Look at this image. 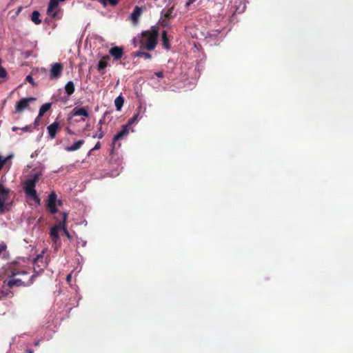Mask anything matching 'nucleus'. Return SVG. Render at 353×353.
I'll return each mask as SVG.
<instances>
[{
  "instance_id": "ddd939ff",
  "label": "nucleus",
  "mask_w": 353,
  "mask_h": 353,
  "mask_svg": "<svg viewBox=\"0 0 353 353\" xmlns=\"http://www.w3.org/2000/svg\"><path fill=\"white\" fill-rule=\"evenodd\" d=\"M72 114L73 116H83L88 117L89 116L88 107L74 108L72 110Z\"/></svg>"
},
{
  "instance_id": "a878e982",
  "label": "nucleus",
  "mask_w": 353,
  "mask_h": 353,
  "mask_svg": "<svg viewBox=\"0 0 353 353\" xmlns=\"http://www.w3.org/2000/svg\"><path fill=\"white\" fill-rule=\"evenodd\" d=\"M12 156H9L7 158L3 159L1 156H0V170L3 167V165L6 163L7 161L10 159Z\"/></svg>"
},
{
  "instance_id": "2eb2a0df",
  "label": "nucleus",
  "mask_w": 353,
  "mask_h": 353,
  "mask_svg": "<svg viewBox=\"0 0 353 353\" xmlns=\"http://www.w3.org/2000/svg\"><path fill=\"white\" fill-rule=\"evenodd\" d=\"M68 218V214L66 212L63 213V220L61 221V230H63L64 234L67 236L69 240L72 239V235L68 232L66 227V221Z\"/></svg>"
},
{
  "instance_id": "f3484780",
  "label": "nucleus",
  "mask_w": 353,
  "mask_h": 353,
  "mask_svg": "<svg viewBox=\"0 0 353 353\" xmlns=\"http://www.w3.org/2000/svg\"><path fill=\"white\" fill-rule=\"evenodd\" d=\"M10 190L8 188H5L1 183H0V198H3L4 201H7L9 197V193Z\"/></svg>"
},
{
  "instance_id": "49530a36",
  "label": "nucleus",
  "mask_w": 353,
  "mask_h": 353,
  "mask_svg": "<svg viewBox=\"0 0 353 353\" xmlns=\"http://www.w3.org/2000/svg\"><path fill=\"white\" fill-rule=\"evenodd\" d=\"M65 0H58V1H64Z\"/></svg>"
},
{
  "instance_id": "6ab92c4d",
  "label": "nucleus",
  "mask_w": 353,
  "mask_h": 353,
  "mask_svg": "<svg viewBox=\"0 0 353 353\" xmlns=\"http://www.w3.org/2000/svg\"><path fill=\"white\" fill-rule=\"evenodd\" d=\"M143 49H141L139 51H137L133 53V57H143L145 59H150L152 58V55L148 53L143 51Z\"/></svg>"
},
{
  "instance_id": "c756f323",
  "label": "nucleus",
  "mask_w": 353,
  "mask_h": 353,
  "mask_svg": "<svg viewBox=\"0 0 353 353\" xmlns=\"http://www.w3.org/2000/svg\"><path fill=\"white\" fill-rule=\"evenodd\" d=\"M119 0H106V3H109L110 6H115L118 4Z\"/></svg>"
},
{
  "instance_id": "9d476101",
  "label": "nucleus",
  "mask_w": 353,
  "mask_h": 353,
  "mask_svg": "<svg viewBox=\"0 0 353 353\" xmlns=\"http://www.w3.org/2000/svg\"><path fill=\"white\" fill-rule=\"evenodd\" d=\"M141 13H142V8L138 6H136L134 7L132 12L130 15V19L132 21V22L133 23L134 25L137 24V23L139 21V19L140 16L141 15Z\"/></svg>"
},
{
  "instance_id": "72a5a7b5",
  "label": "nucleus",
  "mask_w": 353,
  "mask_h": 353,
  "mask_svg": "<svg viewBox=\"0 0 353 353\" xmlns=\"http://www.w3.org/2000/svg\"><path fill=\"white\" fill-rule=\"evenodd\" d=\"M66 131H67L68 134H69L70 135L74 134V132L72 130H71L69 128H66Z\"/></svg>"
},
{
  "instance_id": "1a4fd4ad",
  "label": "nucleus",
  "mask_w": 353,
  "mask_h": 353,
  "mask_svg": "<svg viewBox=\"0 0 353 353\" xmlns=\"http://www.w3.org/2000/svg\"><path fill=\"white\" fill-rule=\"evenodd\" d=\"M109 53L114 60L118 61L120 60L123 55V49L121 47L114 46L110 49Z\"/></svg>"
},
{
  "instance_id": "39448f33",
  "label": "nucleus",
  "mask_w": 353,
  "mask_h": 353,
  "mask_svg": "<svg viewBox=\"0 0 353 353\" xmlns=\"http://www.w3.org/2000/svg\"><path fill=\"white\" fill-rule=\"evenodd\" d=\"M57 194L54 192H50L48 196V200L47 203V207L50 211V212L52 214L57 213L58 212L56 201H57Z\"/></svg>"
},
{
  "instance_id": "9b49d317",
  "label": "nucleus",
  "mask_w": 353,
  "mask_h": 353,
  "mask_svg": "<svg viewBox=\"0 0 353 353\" xmlns=\"http://www.w3.org/2000/svg\"><path fill=\"white\" fill-rule=\"evenodd\" d=\"M59 4L58 0H50L48 6L47 13L52 18H55L57 15V12L54 10L57 7Z\"/></svg>"
},
{
  "instance_id": "6e6552de",
  "label": "nucleus",
  "mask_w": 353,
  "mask_h": 353,
  "mask_svg": "<svg viewBox=\"0 0 353 353\" xmlns=\"http://www.w3.org/2000/svg\"><path fill=\"white\" fill-rule=\"evenodd\" d=\"M61 127L58 122L54 121L47 127L49 137L53 139L56 137L57 133L60 130Z\"/></svg>"
},
{
  "instance_id": "b1692460",
  "label": "nucleus",
  "mask_w": 353,
  "mask_h": 353,
  "mask_svg": "<svg viewBox=\"0 0 353 353\" xmlns=\"http://www.w3.org/2000/svg\"><path fill=\"white\" fill-rule=\"evenodd\" d=\"M43 255H42V254H39V255H37V257L34 259L33 263H34V264L35 265H37L38 268H39V267H40V265H39V262H41L42 264H43ZM43 267H45V265H43Z\"/></svg>"
},
{
  "instance_id": "a19ab883",
  "label": "nucleus",
  "mask_w": 353,
  "mask_h": 353,
  "mask_svg": "<svg viewBox=\"0 0 353 353\" xmlns=\"http://www.w3.org/2000/svg\"><path fill=\"white\" fill-rule=\"evenodd\" d=\"M101 129H102V125H99V132H103V131L101 130Z\"/></svg>"
},
{
  "instance_id": "412c9836",
  "label": "nucleus",
  "mask_w": 353,
  "mask_h": 353,
  "mask_svg": "<svg viewBox=\"0 0 353 353\" xmlns=\"http://www.w3.org/2000/svg\"><path fill=\"white\" fill-rule=\"evenodd\" d=\"M123 103H124V98L121 95H119V97H117L116 98V99L114 100V105H115L117 110H118V111L121 110V108L123 105Z\"/></svg>"
},
{
  "instance_id": "20e7f679",
  "label": "nucleus",
  "mask_w": 353,
  "mask_h": 353,
  "mask_svg": "<svg viewBox=\"0 0 353 353\" xmlns=\"http://www.w3.org/2000/svg\"><path fill=\"white\" fill-rule=\"evenodd\" d=\"M63 69V64L61 63H54L51 65L50 78L51 79H59L62 74Z\"/></svg>"
},
{
  "instance_id": "f8f14e48",
  "label": "nucleus",
  "mask_w": 353,
  "mask_h": 353,
  "mask_svg": "<svg viewBox=\"0 0 353 353\" xmlns=\"http://www.w3.org/2000/svg\"><path fill=\"white\" fill-rule=\"evenodd\" d=\"M129 132L128 130V125H124L122 126V129L114 135L113 140H112V144L114 145L115 143L121 139L123 137L126 136Z\"/></svg>"
},
{
  "instance_id": "c9c22d12",
  "label": "nucleus",
  "mask_w": 353,
  "mask_h": 353,
  "mask_svg": "<svg viewBox=\"0 0 353 353\" xmlns=\"http://www.w3.org/2000/svg\"><path fill=\"white\" fill-rule=\"evenodd\" d=\"M6 246L4 245H0V254L4 250Z\"/></svg>"
},
{
  "instance_id": "aec40b11",
  "label": "nucleus",
  "mask_w": 353,
  "mask_h": 353,
  "mask_svg": "<svg viewBox=\"0 0 353 353\" xmlns=\"http://www.w3.org/2000/svg\"><path fill=\"white\" fill-rule=\"evenodd\" d=\"M162 45L163 47L167 50L170 48V44L169 43V39L168 37L167 31L163 30L162 32Z\"/></svg>"
},
{
  "instance_id": "423d86ee",
  "label": "nucleus",
  "mask_w": 353,
  "mask_h": 353,
  "mask_svg": "<svg viewBox=\"0 0 353 353\" xmlns=\"http://www.w3.org/2000/svg\"><path fill=\"white\" fill-rule=\"evenodd\" d=\"M34 101H35V98L34 97L21 99L15 105V111L17 112H23L28 106L29 102Z\"/></svg>"
},
{
  "instance_id": "a211bd4d",
  "label": "nucleus",
  "mask_w": 353,
  "mask_h": 353,
  "mask_svg": "<svg viewBox=\"0 0 353 353\" xmlns=\"http://www.w3.org/2000/svg\"><path fill=\"white\" fill-rule=\"evenodd\" d=\"M74 84L73 81H69L65 85V92L68 95L70 96L74 92Z\"/></svg>"
},
{
  "instance_id": "79ce46f5",
  "label": "nucleus",
  "mask_w": 353,
  "mask_h": 353,
  "mask_svg": "<svg viewBox=\"0 0 353 353\" xmlns=\"http://www.w3.org/2000/svg\"><path fill=\"white\" fill-rule=\"evenodd\" d=\"M24 276H19L18 277H19V278H23V279H26L24 278Z\"/></svg>"
},
{
  "instance_id": "e433bc0d",
  "label": "nucleus",
  "mask_w": 353,
  "mask_h": 353,
  "mask_svg": "<svg viewBox=\"0 0 353 353\" xmlns=\"http://www.w3.org/2000/svg\"><path fill=\"white\" fill-rule=\"evenodd\" d=\"M21 130L24 131V132H26L29 130V127L28 126H26L24 128H21Z\"/></svg>"
},
{
  "instance_id": "f03ea898",
  "label": "nucleus",
  "mask_w": 353,
  "mask_h": 353,
  "mask_svg": "<svg viewBox=\"0 0 353 353\" xmlns=\"http://www.w3.org/2000/svg\"><path fill=\"white\" fill-rule=\"evenodd\" d=\"M30 272L25 269L14 268L8 274V278L3 281V284L10 288L19 286H29L33 283L34 279L37 274L31 275L28 279L19 278V276H27Z\"/></svg>"
},
{
  "instance_id": "58836bf2",
  "label": "nucleus",
  "mask_w": 353,
  "mask_h": 353,
  "mask_svg": "<svg viewBox=\"0 0 353 353\" xmlns=\"http://www.w3.org/2000/svg\"><path fill=\"white\" fill-rule=\"evenodd\" d=\"M19 128L18 127H16V126H14L12 127V130L14 131V132H16L17 130H18Z\"/></svg>"
},
{
  "instance_id": "cd10ccee",
  "label": "nucleus",
  "mask_w": 353,
  "mask_h": 353,
  "mask_svg": "<svg viewBox=\"0 0 353 353\" xmlns=\"http://www.w3.org/2000/svg\"><path fill=\"white\" fill-rule=\"evenodd\" d=\"M26 81L28 82H29L30 84H32V85H36L34 81V79L32 78V77L31 75H28L26 78Z\"/></svg>"
},
{
  "instance_id": "7ed1b4c3",
  "label": "nucleus",
  "mask_w": 353,
  "mask_h": 353,
  "mask_svg": "<svg viewBox=\"0 0 353 353\" xmlns=\"http://www.w3.org/2000/svg\"><path fill=\"white\" fill-rule=\"evenodd\" d=\"M41 176V173L40 172L31 174L30 177L24 182L23 186L26 195L28 197L33 199L39 205L40 204L41 199L37 195L35 186L39 181Z\"/></svg>"
},
{
  "instance_id": "37998d69",
  "label": "nucleus",
  "mask_w": 353,
  "mask_h": 353,
  "mask_svg": "<svg viewBox=\"0 0 353 353\" xmlns=\"http://www.w3.org/2000/svg\"><path fill=\"white\" fill-rule=\"evenodd\" d=\"M34 272H37V273H38V272H37V270H36V268H35V267L34 268Z\"/></svg>"
},
{
  "instance_id": "4be33fe9",
  "label": "nucleus",
  "mask_w": 353,
  "mask_h": 353,
  "mask_svg": "<svg viewBox=\"0 0 353 353\" xmlns=\"http://www.w3.org/2000/svg\"><path fill=\"white\" fill-rule=\"evenodd\" d=\"M52 106L51 103H46L41 105L39 112V117H42Z\"/></svg>"
},
{
  "instance_id": "ea45409f",
  "label": "nucleus",
  "mask_w": 353,
  "mask_h": 353,
  "mask_svg": "<svg viewBox=\"0 0 353 353\" xmlns=\"http://www.w3.org/2000/svg\"><path fill=\"white\" fill-rule=\"evenodd\" d=\"M27 353H33V350L30 349L27 350Z\"/></svg>"
},
{
  "instance_id": "f704fd0d",
  "label": "nucleus",
  "mask_w": 353,
  "mask_h": 353,
  "mask_svg": "<svg viewBox=\"0 0 353 353\" xmlns=\"http://www.w3.org/2000/svg\"><path fill=\"white\" fill-rule=\"evenodd\" d=\"M104 122H105V119L104 118L101 119L99 121V125H102Z\"/></svg>"
},
{
  "instance_id": "473e14b6",
  "label": "nucleus",
  "mask_w": 353,
  "mask_h": 353,
  "mask_svg": "<svg viewBox=\"0 0 353 353\" xmlns=\"http://www.w3.org/2000/svg\"><path fill=\"white\" fill-rule=\"evenodd\" d=\"M196 0H188V1H187L185 3V6L186 7H188L190 6L192 3H194Z\"/></svg>"
},
{
  "instance_id": "f257e3e1",
  "label": "nucleus",
  "mask_w": 353,
  "mask_h": 353,
  "mask_svg": "<svg viewBox=\"0 0 353 353\" xmlns=\"http://www.w3.org/2000/svg\"><path fill=\"white\" fill-rule=\"evenodd\" d=\"M159 30V27L153 26L149 30L143 31L140 35L133 39L134 46L139 43L141 49L153 50L157 44Z\"/></svg>"
},
{
  "instance_id": "a18cd8bd",
  "label": "nucleus",
  "mask_w": 353,
  "mask_h": 353,
  "mask_svg": "<svg viewBox=\"0 0 353 353\" xmlns=\"http://www.w3.org/2000/svg\"><path fill=\"white\" fill-rule=\"evenodd\" d=\"M43 268H40V270L38 272L43 271Z\"/></svg>"
},
{
  "instance_id": "393cba45",
  "label": "nucleus",
  "mask_w": 353,
  "mask_h": 353,
  "mask_svg": "<svg viewBox=\"0 0 353 353\" xmlns=\"http://www.w3.org/2000/svg\"><path fill=\"white\" fill-rule=\"evenodd\" d=\"M6 201H3V199L0 198V213L4 214L6 212Z\"/></svg>"
},
{
  "instance_id": "7c9ffc66",
  "label": "nucleus",
  "mask_w": 353,
  "mask_h": 353,
  "mask_svg": "<svg viewBox=\"0 0 353 353\" xmlns=\"http://www.w3.org/2000/svg\"><path fill=\"white\" fill-rule=\"evenodd\" d=\"M105 134L103 132H100L99 134H95L93 136V138L97 137L98 139H102L104 137Z\"/></svg>"
},
{
  "instance_id": "c85d7f7f",
  "label": "nucleus",
  "mask_w": 353,
  "mask_h": 353,
  "mask_svg": "<svg viewBox=\"0 0 353 353\" xmlns=\"http://www.w3.org/2000/svg\"><path fill=\"white\" fill-rule=\"evenodd\" d=\"M101 143H100L99 141H98V142L95 144L94 147L92 149H91V150H90V152H89V154H91V152H92V151H94V150H99V149H100V148H101Z\"/></svg>"
},
{
  "instance_id": "5701e85b",
  "label": "nucleus",
  "mask_w": 353,
  "mask_h": 353,
  "mask_svg": "<svg viewBox=\"0 0 353 353\" xmlns=\"http://www.w3.org/2000/svg\"><path fill=\"white\" fill-rule=\"evenodd\" d=\"M40 13L37 10H34L32 12L31 15V20L37 25H39L41 23V20L39 19Z\"/></svg>"
},
{
  "instance_id": "2f4dec72",
  "label": "nucleus",
  "mask_w": 353,
  "mask_h": 353,
  "mask_svg": "<svg viewBox=\"0 0 353 353\" xmlns=\"http://www.w3.org/2000/svg\"><path fill=\"white\" fill-rule=\"evenodd\" d=\"M154 74L159 77V78H163V73L162 72H156Z\"/></svg>"
},
{
  "instance_id": "dca6fc26",
  "label": "nucleus",
  "mask_w": 353,
  "mask_h": 353,
  "mask_svg": "<svg viewBox=\"0 0 353 353\" xmlns=\"http://www.w3.org/2000/svg\"><path fill=\"white\" fill-rule=\"evenodd\" d=\"M83 140H79L78 141L74 143L72 145L66 147L65 150L68 152H73L79 150L84 143Z\"/></svg>"
},
{
  "instance_id": "c03bdc74",
  "label": "nucleus",
  "mask_w": 353,
  "mask_h": 353,
  "mask_svg": "<svg viewBox=\"0 0 353 353\" xmlns=\"http://www.w3.org/2000/svg\"><path fill=\"white\" fill-rule=\"evenodd\" d=\"M38 123V118H37L36 120H35V123Z\"/></svg>"
},
{
  "instance_id": "0eeeda50",
  "label": "nucleus",
  "mask_w": 353,
  "mask_h": 353,
  "mask_svg": "<svg viewBox=\"0 0 353 353\" xmlns=\"http://www.w3.org/2000/svg\"><path fill=\"white\" fill-rule=\"evenodd\" d=\"M61 230V221H59L55 225H54L50 231V236L52 239V241L56 243L59 239V231Z\"/></svg>"
},
{
  "instance_id": "4468645a",
  "label": "nucleus",
  "mask_w": 353,
  "mask_h": 353,
  "mask_svg": "<svg viewBox=\"0 0 353 353\" xmlns=\"http://www.w3.org/2000/svg\"><path fill=\"white\" fill-rule=\"evenodd\" d=\"M110 59V57L108 55L103 56L101 59L99 61L98 65H97V70L98 71L103 74L104 72L103 70L108 65V61Z\"/></svg>"
},
{
  "instance_id": "bb28decb",
  "label": "nucleus",
  "mask_w": 353,
  "mask_h": 353,
  "mask_svg": "<svg viewBox=\"0 0 353 353\" xmlns=\"http://www.w3.org/2000/svg\"><path fill=\"white\" fill-rule=\"evenodd\" d=\"M138 117H139V114L134 115L131 119H129V121L126 125H128V126L132 125L137 119Z\"/></svg>"
},
{
  "instance_id": "4c0bfd02",
  "label": "nucleus",
  "mask_w": 353,
  "mask_h": 353,
  "mask_svg": "<svg viewBox=\"0 0 353 353\" xmlns=\"http://www.w3.org/2000/svg\"><path fill=\"white\" fill-rule=\"evenodd\" d=\"M71 279H72V276H71V274H68V275L67 276L66 280H67V281H68V282H70V280H71Z\"/></svg>"
}]
</instances>
